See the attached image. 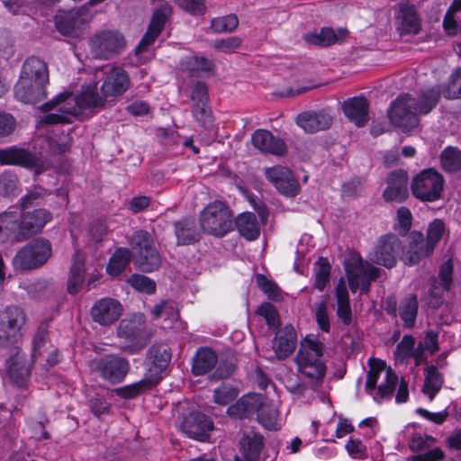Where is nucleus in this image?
<instances>
[{"label":"nucleus","mask_w":461,"mask_h":461,"mask_svg":"<svg viewBox=\"0 0 461 461\" xmlns=\"http://www.w3.org/2000/svg\"><path fill=\"white\" fill-rule=\"evenodd\" d=\"M296 344V331L292 324H286L276 330L272 340V349L278 360H285L294 353Z\"/></svg>","instance_id":"obj_22"},{"label":"nucleus","mask_w":461,"mask_h":461,"mask_svg":"<svg viewBox=\"0 0 461 461\" xmlns=\"http://www.w3.org/2000/svg\"><path fill=\"white\" fill-rule=\"evenodd\" d=\"M130 285L136 290L149 294L155 293L156 283L150 278L142 275H132L129 278Z\"/></svg>","instance_id":"obj_55"},{"label":"nucleus","mask_w":461,"mask_h":461,"mask_svg":"<svg viewBox=\"0 0 461 461\" xmlns=\"http://www.w3.org/2000/svg\"><path fill=\"white\" fill-rule=\"evenodd\" d=\"M0 165H12L33 169L37 175L45 170L44 163L36 153L17 146L0 149Z\"/></svg>","instance_id":"obj_12"},{"label":"nucleus","mask_w":461,"mask_h":461,"mask_svg":"<svg viewBox=\"0 0 461 461\" xmlns=\"http://www.w3.org/2000/svg\"><path fill=\"white\" fill-rule=\"evenodd\" d=\"M420 20L411 8L402 10V31L404 33L417 34L420 31Z\"/></svg>","instance_id":"obj_53"},{"label":"nucleus","mask_w":461,"mask_h":461,"mask_svg":"<svg viewBox=\"0 0 461 461\" xmlns=\"http://www.w3.org/2000/svg\"><path fill=\"white\" fill-rule=\"evenodd\" d=\"M264 447V438L254 429L242 432L240 439V456H235L233 461H260Z\"/></svg>","instance_id":"obj_18"},{"label":"nucleus","mask_w":461,"mask_h":461,"mask_svg":"<svg viewBox=\"0 0 461 461\" xmlns=\"http://www.w3.org/2000/svg\"><path fill=\"white\" fill-rule=\"evenodd\" d=\"M122 304L112 298H103L97 301L91 309L94 321L100 325H109L116 321L122 315Z\"/></svg>","instance_id":"obj_23"},{"label":"nucleus","mask_w":461,"mask_h":461,"mask_svg":"<svg viewBox=\"0 0 461 461\" xmlns=\"http://www.w3.org/2000/svg\"><path fill=\"white\" fill-rule=\"evenodd\" d=\"M200 225L204 232L222 237L232 230V214L221 201L209 203L200 214Z\"/></svg>","instance_id":"obj_6"},{"label":"nucleus","mask_w":461,"mask_h":461,"mask_svg":"<svg viewBox=\"0 0 461 461\" xmlns=\"http://www.w3.org/2000/svg\"><path fill=\"white\" fill-rule=\"evenodd\" d=\"M295 361L299 371L308 377L312 384H321L325 376L326 367L321 359L312 358L303 350H299Z\"/></svg>","instance_id":"obj_25"},{"label":"nucleus","mask_w":461,"mask_h":461,"mask_svg":"<svg viewBox=\"0 0 461 461\" xmlns=\"http://www.w3.org/2000/svg\"><path fill=\"white\" fill-rule=\"evenodd\" d=\"M408 240L407 264L409 265L419 263L422 258L430 255L434 249L420 231H411Z\"/></svg>","instance_id":"obj_28"},{"label":"nucleus","mask_w":461,"mask_h":461,"mask_svg":"<svg viewBox=\"0 0 461 461\" xmlns=\"http://www.w3.org/2000/svg\"><path fill=\"white\" fill-rule=\"evenodd\" d=\"M425 380L422 392L427 394L430 401L440 391L444 380L442 375L438 372L435 366H428L425 369Z\"/></svg>","instance_id":"obj_42"},{"label":"nucleus","mask_w":461,"mask_h":461,"mask_svg":"<svg viewBox=\"0 0 461 461\" xmlns=\"http://www.w3.org/2000/svg\"><path fill=\"white\" fill-rule=\"evenodd\" d=\"M295 122L306 133H315L330 129L333 119L325 111H306L299 113Z\"/></svg>","instance_id":"obj_24"},{"label":"nucleus","mask_w":461,"mask_h":461,"mask_svg":"<svg viewBox=\"0 0 461 461\" xmlns=\"http://www.w3.org/2000/svg\"><path fill=\"white\" fill-rule=\"evenodd\" d=\"M344 268L350 290L355 293L360 289L367 294L370 285L379 277L381 269L365 263L359 254L352 253L344 261Z\"/></svg>","instance_id":"obj_5"},{"label":"nucleus","mask_w":461,"mask_h":461,"mask_svg":"<svg viewBox=\"0 0 461 461\" xmlns=\"http://www.w3.org/2000/svg\"><path fill=\"white\" fill-rule=\"evenodd\" d=\"M25 320L24 312L18 306H8L0 313V340L3 344H14L22 338L21 329Z\"/></svg>","instance_id":"obj_11"},{"label":"nucleus","mask_w":461,"mask_h":461,"mask_svg":"<svg viewBox=\"0 0 461 461\" xmlns=\"http://www.w3.org/2000/svg\"><path fill=\"white\" fill-rule=\"evenodd\" d=\"M241 39L237 36L228 37L226 39L216 40L212 46L221 52H232L241 45Z\"/></svg>","instance_id":"obj_64"},{"label":"nucleus","mask_w":461,"mask_h":461,"mask_svg":"<svg viewBox=\"0 0 461 461\" xmlns=\"http://www.w3.org/2000/svg\"><path fill=\"white\" fill-rule=\"evenodd\" d=\"M253 146L263 153L284 156L287 151L285 140L264 129L255 131L251 136Z\"/></svg>","instance_id":"obj_21"},{"label":"nucleus","mask_w":461,"mask_h":461,"mask_svg":"<svg viewBox=\"0 0 461 461\" xmlns=\"http://www.w3.org/2000/svg\"><path fill=\"white\" fill-rule=\"evenodd\" d=\"M84 12L85 7H82L57 16L55 20L57 30L64 36H74L83 23L81 16Z\"/></svg>","instance_id":"obj_32"},{"label":"nucleus","mask_w":461,"mask_h":461,"mask_svg":"<svg viewBox=\"0 0 461 461\" xmlns=\"http://www.w3.org/2000/svg\"><path fill=\"white\" fill-rule=\"evenodd\" d=\"M176 3L192 15H202L206 11L205 0H176Z\"/></svg>","instance_id":"obj_61"},{"label":"nucleus","mask_w":461,"mask_h":461,"mask_svg":"<svg viewBox=\"0 0 461 461\" xmlns=\"http://www.w3.org/2000/svg\"><path fill=\"white\" fill-rule=\"evenodd\" d=\"M278 411L272 406L262 405L260 403L259 411L258 412V419L259 423L267 429H276V420Z\"/></svg>","instance_id":"obj_51"},{"label":"nucleus","mask_w":461,"mask_h":461,"mask_svg":"<svg viewBox=\"0 0 461 461\" xmlns=\"http://www.w3.org/2000/svg\"><path fill=\"white\" fill-rule=\"evenodd\" d=\"M433 88L439 89L440 95L442 94L447 99L461 98V67L451 75L447 86H434Z\"/></svg>","instance_id":"obj_48"},{"label":"nucleus","mask_w":461,"mask_h":461,"mask_svg":"<svg viewBox=\"0 0 461 461\" xmlns=\"http://www.w3.org/2000/svg\"><path fill=\"white\" fill-rule=\"evenodd\" d=\"M88 366L93 374L113 384L122 383L131 369L128 359L115 354L92 359Z\"/></svg>","instance_id":"obj_8"},{"label":"nucleus","mask_w":461,"mask_h":461,"mask_svg":"<svg viewBox=\"0 0 461 461\" xmlns=\"http://www.w3.org/2000/svg\"><path fill=\"white\" fill-rule=\"evenodd\" d=\"M258 286L267 294L268 298L277 300L280 297V291L276 284L267 278L264 275L258 274L256 276Z\"/></svg>","instance_id":"obj_59"},{"label":"nucleus","mask_w":461,"mask_h":461,"mask_svg":"<svg viewBox=\"0 0 461 461\" xmlns=\"http://www.w3.org/2000/svg\"><path fill=\"white\" fill-rule=\"evenodd\" d=\"M182 68L189 72L193 77H199L203 72H211L214 68L212 60L204 57L192 56L187 57L181 63Z\"/></svg>","instance_id":"obj_44"},{"label":"nucleus","mask_w":461,"mask_h":461,"mask_svg":"<svg viewBox=\"0 0 461 461\" xmlns=\"http://www.w3.org/2000/svg\"><path fill=\"white\" fill-rule=\"evenodd\" d=\"M324 348V344L320 340L314 338L306 337L301 342V348L299 350H303L310 356H312V358L320 359L323 355Z\"/></svg>","instance_id":"obj_56"},{"label":"nucleus","mask_w":461,"mask_h":461,"mask_svg":"<svg viewBox=\"0 0 461 461\" xmlns=\"http://www.w3.org/2000/svg\"><path fill=\"white\" fill-rule=\"evenodd\" d=\"M445 225L440 220H434L429 226L427 238L425 239L433 248L440 240L444 232Z\"/></svg>","instance_id":"obj_62"},{"label":"nucleus","mask_w":461,"mask_h":461,"mask_svg":"<svg viewBox=\"0 0 461 461\" xmlns=\"http://www.w3.org/2000/svg\"><path fill=\"white\" fill-rule=\"evenodd\" d=\"M239 233L248 240H255L260 234V226L253 212H243L236 219Z\"/></svg>","instance_id":"obj_35"},{"label":"nucleus","mask_w":461,"mask_h":461,"mask_svg":"<svg viewBox=\"0 0 461 461\" xmlns=\"http://www.w3.org/2000/svg\"><path fill=\"white\" fill-rule=\"evenodd\" d=\"M238 25L239 19L236 14L217 17L211 22V29L216 33L231 32Z\"/></svg>","instance_id":"obj_49"},{"label":"nucleus","mask_w":461,"mask_h":461,"mask_svg":"<svg viewBox=\"0 0 461 461\" xmlns=\"http://www.w3.org/2000/svg\"><path fill=\"white\" fill-rule=\"evenodd\" d=\"M18 179L11 174L5 172L0 175V195H9L15 192L17 188Z\"/></svg>","instance_id":"obj_63"},{"label":"nucleus","mask_w":461,"mask_h":461,"mask_svg":"<svg viewBox=\"0 0 461 461\" xmlns=\"http://www.w3.org/2000/svg\"><path fill=\"white\" fill-rule=\"evenodd\" d=\"M132 260L139 270L147 273L158 269L161 265V257L155 245L136 254L132 257Z\"/></svg>","instance_id":"obj_36"},{"label":"nucleus","mask_w":461,"mask_h":461,"mask_svg":"<svg viewBox=\"0 0 461 461\" xmlns=\"http://www.w3.org/2000/svg\"><path fill=\"white\" fill-rule=\"evenodd\" d=\"M48 336V324L42 322L38 327V330L32 340V357L36 358L41 354L42 348L46 345Z\"/></svg>","instance_id":"obj_58"},{"label":"nucleus","mask_w":461,"mask_h":461,"mask_svg":"<svg viewBox=\"0 0 461 461\" xmlns=\"http://www.w3.org/2000/svg\"><path fill=\"white\" fill-rule=\"evenodd\" d=\"M52 219L46 209H36L26 213L4 212L0 213V243L23 242L41 232Z\"/></svg>","instance_id":"obj_2"},{"label":"nucleus","mask_w":461,"mask_h":461,"mask_svg":"<svg viewBox=\"0 0 461 461\" xmlns=\"http://www.w3.org/2000/svg\"><path fill=\"white\" fill-rule=\"evenodd\" d=\"M398 375L381 360H369L365 389L376 402L391 398L398 385Z\"/></svg>","instance_id":"obj_4"},{"label":"nucleus","mask_w":461,"mask_h":461,"mask_svg":"<svg viewBox=\"0 0 461 461\" xmlns=\"http://www.w3.org/2000/svg\"><path fill=\"white\" fill-rule=\"evenodd\" d=\"M52 248L48 240L39 238L27 243L13 258V266L18 270H31L43 266L51 257Z\"/></svg>","instance_id":"obj_7"},{"label":"nucleus","mask_w":461,"mask_h":461,"mask_svg":"<svg viewBox=\"0 0 461 461\" xmlns=\"http://www.w3.org/2000/svg\"><path fill=\"white\" fill-rule=\"evenodd\" d=\"M181 429L191 438L205 441L213 430V422L201 412H192L184 419Z\"/></svg>","instance_id":"obj_17"},{"label":"nucleus","mask_w":461,"mask_h":461,"mask_svg":"<svg viewBox=\"0 0 461 461\" xmlns=\"http://www.w3.org/2000/svg\"><path fill=\"white\" fill-rule=\"evenodd\" d=\"M418 314V300L415 294H409L400 303L399 315L406 328H412Z\"/></svg>","instance_id":"obj_43"},{"label":"nucleus","mask_w":461,"mask_h":461,"mask_svg":"<svg viewBox=\"0 0 461 461\" xmlns=\"http://www.w3.org/2000/svg\"><path fill=\"white\" fill-rule=\"evenodd\" d=\"M172 14V7L167 3H161L154 11L148 30L135 48V53L140 54L154 43L164 29L166 23Z\"/></svg>","instance_id":"obj_14"},{"label":"nucleus","mask_w":461,"mask_h":461,"mask_svg":"<svg viewBox=\"0 0 461 461\" xmlns=\"http://www.w3.org/2000/svg\"><path fill=\"white\" fill-rule=\"evenodd\" d=\"M337 315L345 325H349L352 321V312L349 303V296L346 284L340 280L336 286Z\"/></svg>","instance_id":"obj_39"},{"label":"nucleus","mask_w":461,"mask_h":461,"mask_svg":"<svg viewBox=\"0 0 461 461\" xmlns=\"http://www.w3.org/2000/svg\"><path fill=\"white\" fill-rule=\"evenodd\" d=\"M8 374L11 380L18 386H22L30 375V370L20 360V357L17 355L14 358L10 359Z\"/></svg>","instance_id":"obj_47"},{"label":"nucleus","mask_w":461,"mask_h":461,"mask_svg":"<svg viewBox=\"0 0 461 461\" xmlns=\"http://www.w3.org/2000/svg\"><path fill=\"white\" fill-rule=\"evenodd\" d=\"M208 103L209 102L194 103L192 106L194 117L205 129H209L212 126V114Z\"/></svg>","instance_id":"obj_52"},{"label":"nucleus","mask_w":461,"mask_h":461,"mask_svg":"<svg viewBox=\"0 0 461 461\" xmlns=\"http://www.w3.org/2000/svg\"><path fill=\"white\" fill-rule=\"evenodd\" d=\"M48 192L41 186H34L31 189L23 198H22V207L23 209L29 208L38 203L40 200H42Z\"/></svg>","instance_id":"obj_60"},{"label":"nucleus","mask_w":461,"mask_h":461,"mask_svg":"<svg viewBox=\"0 0 461 461\" xmlns=\"http://www.w3.org/2000/svg\"><path fill=\"white\" fill-rule=\"evenodd\" d=\"M330 273V265L327 258H320L315 263V287L322 291L326 286Z\"/></svg>","instance_id":"obj_50"},{"label":"nucleus","mask_w":461,"mask_h":461,"mask_svg":"<svg viewBox=\"0 0 461 461\" xmlns=\"http://www.w3.org/2000/svg\"><path fill=\"white\" fill-rule=\"evenodd\" d=\"M85 281V261L83 257L77 253L73 258V263L70 267L68 292L70 294H76Z\"/></svg>","instance_id":"obj_37"},{"label":"nucleus","mask_w":461,"mask_h":461,"mask_svg":"<svg viewBox=\"0 0 461 461\" xmlns=\"http://www.w3.org/2000/svg\"><path fill=\"white\" fill-rule=\"evenodd\" d=\"M106 97L97 93V84L87 86L82 92L72 96L71 94L63 93L51 101L43 104L41 107L43 112H50L57 108V113H50L41 117L40 122L45 125L70 123V117L76 116L79 110L103 108L105 105Z\"/></svg>","instance_id":"obj_1"},{"label":"nucleus","mask_w":461,"mask_h":461,"mask_svg":"<svg viewBox=\"0 0 461 461\" xmlns=\"http://www.w3.org/2000/svg\"><path fill=\"white\" fill-rule=\"evenodd\" d=\"M20 80L23 84L36 80L38 82H49V71L47 64L41 59L32 56L28 58L22 68Z\"/></svg>","instance_id":"obj_29"},{"label":"nucleus","mask_w":461,"mask_h":461,"mask_svg":"<svg viewBox=\"0 0 461 461\" xmlns=\"http://www.w3.org/2000/svg\"><path fill=\"white\" fill-rule=\"evenodd\" d=\"M444 186V178L434 168L423 169L411 183L412 194L423 202H434L440 198Z\"/></svg>","instance_id":"obj_9"},{"label":"nucleus","mask_w":461,"mask_h":461,"mask_svg":"<svg viewBox=\"0 0 461 461\" xmlns=\"http://www.w3.org/2000/svg\"><path fill=\"white\" fill-rule=\"evenodd\" d=\"M440 90L438 88H426L420 92V101L416 102L409 94L401 95L392 104L388 112L392 123L409 131L418 126V114L429 113L438 104Z\"/></svg>","instance_id":"obj_3"},{"label":"nucleus","mask_w":461,"mask_h":461,"mask_svg":"<svg viewBox=\"0 0 461 461\" xmlns=\"http://www.w3.org/2000/svg\"><path fill=\"white\" fill-rule=\"evenodd\" d=\"M131 80L127 72L122 68H113L106 74L101 86L104 97H117L123 95L130 87Z\"/></svg>","instance_id":"obj_20"},{"label":"nucleus","mask_w":461,"mask_h":461,"mask_svg":"<svg viewBox=\"0 0 461 461\" xmlns=\"http://www.w3.org/2000/svg\"><path fill=\"white\" fill-rule=\"evenodd\" d=\"M265 175L267 180L284 195L294 197L299 193V182L288 167L283 166L268 167L266 169Z\"/></svg>","instance_id":"obj_15"},{"label":"nucleus","mask_w":461,"mask_h":461,"mask_svg":"<svg viewBox=\"0 0 461 461\" xmlns=\"http://www.w3.org/2000/svg\"><path fill=\"white\" fill-rule=\"evenodd\" d=\"M216 353L209 348H201L197 350L192 366L194 375H203L211 371L217 364Z\"/></svg>","instance_id":"obj_34"},{"label":"nucleus","mask_w":461,"mask_h":461,"mask_svg":"<svg viewBox=\"0 0 461 461\" xmlns=\"http://www.w3.org/2000/svg\"><path fill=\"white\" fill-rule=\"evenodd\" d=\"M118 336L132 341L131 344L124 347V350L131 354H136L144 348L147 345L145 338L140 328L137 327L135 322L128 320H122L120 322L117 330Z\"/></svg>","instance_id":"obj_26"},{"label":"nucleus","mask_w":461,"mask_h":461,"mask_svg":"<svg viewBox=\"0 0 461 461\" xmlns=\"http://www.w3.org/2000/svg\"><path fill=\"white\" fill-rule=\"evenodd\" d=\"M174 227L178 246L191 245L200 240V232L194 219L185 218L176 221Z\"/></svg>","instance_id":"obj_31"},{"label":"nucleus","mask_w":461,"mask_h":461,"mask_svg":"<svg viewBox=\"0 0 461 461\" xmlns=\"http://www.w3.org/2000/svg\"><path fill=\"white\" fill-rule=\"evenodd\" d=\"M346 34V30L339 31V35H337L331 28H323L319 33H310L305 35L304 39L309 43L321 47H327L337 43L339 39L345 38Z\"/></svg>","instance_id":"obj_41"},{"label":"nucleus","mask_w":461,"mask_h":461,"mask_svg":"<svg viewBox=\"0 0 461 461\" xmlns=\"http://www.w3.org/2000/svg\"><path fill=\"white\" fill-rule=\"evenodd\" d=\"M408 174L403 169H397L388 174L387 187L383 196L387 202L402 203L409 196Z\"/></svg>","instance_id":"obj_19"},{"label":"nucleus","mask_w":461,"mask_h":461,"mask_svg":"<svg viewBox=\"0 0 461 461\" xmlns=\"http://www.w3.org/2000/svg\"><path fill=\"white\" fill-rule=\"evenodd\" d=\"M89 45L94 58L109 59L123 50L125 40L119 32L102 31L90 39Z\"/></svg>","instance_id":"obj_10"},{"label":"nucleus","mask_w":461,"mask_h":461,"mask_svg":"<svg viewBox=\"0 0 461 461\" xmlns=\"http://www.w3.org/2000/svg\"><path fill=\"white\" fill-rule=\"evenodd\" d=\"M149 369L145 374L149 379L158 384L162 380V372L167 368L171 360L170 348L164 344H155L149 348L147 353Z\"/></svg>","instance_id":"obj_16"},{"label":"nucleus","mask_w":461,"mask_h":461,"mask_svg":"<svg viewBox=\"0 0 461 461\" xmlns=\"http://www.w3.org/2000/svg\"><path fill=\"white\" fill-rule=\"evenodd\" d=\"M131 259V251L129 249H117L107 264V273L112 276H120L125 271Z\"/></svg>","instance_id":"obj_40"},{"label":"nucleus","mask_w":461,"mask_h":461,"mask_svg":"<svg viewBox=\"0 0 461 461\" xmlns=\"http://www.w3.org/2000/svg\"><path fill=\"white\" fill-rule=\"evenodd\" d=\"M344 114L357 127L365 126L368 120V102L363 96L347 99L342 104Z\"/></svg>","instance_id":"obj_27"},{"label":"nucleus","mask_w":461,"mask_h":461,"mask_svg":"<svg viewBox=\"0 0 461 461\" xmlns=\"http://www.w3.org/2000/svg\"><path fill=\"white\" fill-rule=\"evenodd\" d=\"M47 83L38 82L36 80L29 81L28 84H23L22 80L14 86V95L16 99L24 104H36L46 96Z\"/></svg>","instance_id":"obj_30"},{"label":"nucleus","mask_w":461,"mask_h":461,"mask_svg":"<svg viewBox=\"0 0 461 461\" xmlns=\"http://www.w3.org/2000/svg\"><path fill=\"white\" fill-rule=\"evenodd\" d=\"M129 243L132 249L131 258L139 254V252H142L154 246L151 234L144 230L134 232V234L129 238Z\"/></svg>","instance_id":"obj_46"},{"label":"nucleus","mask_w":461,"mask_h":461,"mask_svg":"<svg viewBox=\"0 0 461 461\" xmlns=\"http://www.w3.org/2000/svg\"><path fill=\"white\" fill-rule=\"evenodd\" d=\"M440 162L447 172H456L461 169V150L456 147H447L440 155Z\"/></svg>","instance_id":"obj_45"},{"label":"nucleus","mask_w":461,"mask_h":461,"mask_svg":"<svg viewBox=\"0 0 461 461\" xmlns=\"http://www.w3.org/2000/svg\"><path fill=\"white\" fill-rule=\"evenodd\" d=\"M238 390L232 386L223 384L213 391L215 402L227 405L238 396Z\"/></svg>","instance_id":"obj_57"},{"label":"nucleus","mask_w":461,"mask_h":461,"mask_svg":"<svg viewBox=\"0 0 461 461\" xmlns=\"http://www.w3.org/2000/svg\"><path fill=\"white\" fill-rule=\"evenodd\" d=\"M260 407V399L256 394H247L242 396L228 408V413L237 419L248 418L250 415L258 412Z\"/></svg>","instance_id":"obj_33"},{"label":"nucleus","mask_w":461,"mask_h":461,"mask_svg":"<svg viewBox=\"0 0 461 461\" xmlns=\"http://www.w3.org/2000/svg\"><path fill=\"white\" fill-rule=\"evenodd\" d=\"M402 250V244L398 237L394 234H387L379 239L370 259L378 265L392 268L395 266Z\"/></svg>","instance_id":"obj_13"},{"label":"nucleus","mask_w":461,"mask_h":461,"mask_svg":"<svg viewBox=\"0 0 461 461\" xmlns=\"http://www.w3.org/2000/svg\"><path fill=\"white\" fill-rule=\"evenodd\" d=\"M154 382L155 381H152L145 375L143 379L131 384L115 388L113 393L122 399H134L156 386L157 384Z\"/></svg>","instance_id":"obj_38"},{"label":"nucleus","mask_w":461,"mask_h":461,"mask_svg":"<svg viewBox=\"0 0 461 461\" xmlns=\"http://www.w3.org/2000/svg\"><path fill=\"white\" fill-rule=\"evenodd\" d=\"M257 313L265 318L266 322L270 329H276L279 326V314L272 303H262L258 307Z\"/></svg>","instance_id":"obj_54"}]
</instances>
